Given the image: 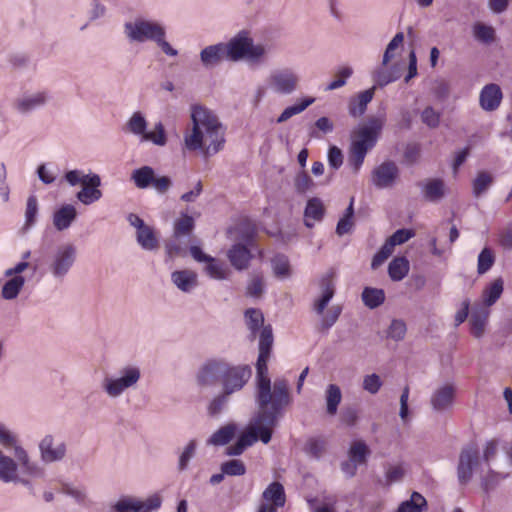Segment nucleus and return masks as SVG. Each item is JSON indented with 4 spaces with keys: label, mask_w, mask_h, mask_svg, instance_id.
Returning <instances> with one entry per match:
<instances>
[{
    "label": "nucleus",
    "mask_w": 512,
    "mask_h": 512,
    "mask_svg": "<svg viewBox=\"0 0 512 512\" xmlns=\"http://www.w3.org/2000/svg\"><path fill=\"white\" fill-rule=\"evenodd\" d=\"M191 120L192 129L184 136L187 150H201L205 157H210L224 148L225 128L211 110L203 106H194Z\"/></svg>",
    "instance_id": "nucleus-1"
},
{
    "label": "nucleus",
    "mask_w": 512,
    "mask_h": 512,
    "mask_svg": "<svg viewBox=\"0 0 512 512\" xmlns=\"http://www.w3.org/2000/svg\"><path fill=\"white\" fill-rule=\"evenodd\" d=\"M276 389V401L273 405V410H258L250 420L245 431L240 434L236 443L227 448V455H241L247 447L252 446L258 440L264 444L270 442L273 428L277 425L280 417L279 408L287 399L284 385L278 383Z\"/></svg>",
    "instance_id": "nucleus-2"
},
{
    "label": "nucleus",
    "mask_w": 512,
    "mask_h": 512,
    "mask_svg": "<svg viewBox=\"0 0 512 512\" xmlns=\"http://www.w3.org/2000/svg\"><path fill=\"white\" fill-rule=\"evenodd\" d=\"M123 31L130 43L151 41L154 42L165 55L170 57L178 55V50L166 40V28L160 21L136 17L133 21L124 23Z\"/></svg>",
    "instance_id": "nucleus-3"
},
{
    "label": "nucleus",
    "mask_w": 512,
    "mask_h": 512,
    "mask_svg": "<svg viewBox=\"0 0 512 512\" xmlns=\"http://www.w3.org/2000/svg\"><path fill=\"white\" fill-rule=\"evenodd\" d=\"M385 121L384 114L371 117L366 125L353 132L348 152V164L354 173H358L368 151L376 145Z\"/></svg>",
    "instance_id": "nucleus-4"
},
{
    "label": "nucleus",
    "mask_w": 512,
    "mask_h": 512,
    "mask_svg": "<svg viewBox=\"0 0 512 512\" xmlns=\"http://www.w3.org/2000/svg\"><path fill=\"white\" fill-rule=\"evenodd\" d=\"M270 355L259 353L256 362V379H257V393L256 402L258 410H273V405L276 401V386L277 384L284 385L285 394L287 396L286 402H283L279 408V416H281L282 409L287 406L290 401L288 383L284 379H277L274 381L273 390L271 389V381L268 376L267 362Z\"/></svg>",
    "instance_id": "nucleus-5"
},
{
    "label": "nucleus",
    "mask_w": 512,
    "mask_h": 512,
    "mask_svg": "<svg viewBox=\"0 0 512 512\" xmlns=\"http://www.w3.org/2000/svg\"><path fill=\"white\" fill-rule=\"evenodd\" d=\"M141 369L138 365L122 366L116 376H107L101 382V388L111 399L119 398L125 391L135 389L141 379Z\"/></svg>",
    "instance_id": "nucleus-6"
},
{
    "label": "nucleus",
    "mask_w": 512,
    "mask_h": 512,
    "mask_svg": "<svg viewBox=\"0 0 512 512\" xmlns=\"http://www.w3.org/2000/svg\"><path fill=\"white\" fill-rule=\"evenodd\" d=\"M78 250L73 243L58 245L49 255L46 263L48 273L56 281H63L77 261Z\"/></svg>",
    "instance_id": "nucleus-7"
},
{
    "label": "nucleus",
    "mask_w": 512,
    "mask_h": 512,
    "mask_svg": "<svg viewBox=\"0 0 512 512\" xmlns=\"http://www.w3.org/2000/svg\"><path fill=\"white\" fill-rule=\"evenodd\" d=\"M148 122L142 112H134L126 122V130L139 137L140 142H150L163 147L167 144L168 137L161 121L154 124L151 131H147Z\"/></svg>",
    "instance_id": "nucleus-8"
},
{
    "label": "nucleus",
    "mask_w": 512,
    "mask_h": 512,
    "mask_svg": "<svg viewBox=\"0 0 512 512\" xmlns=\"http://www.w3.org/2000/svg\"><path fill=\"white\" fill-rule=\"evenodd\" d=\"M299 82L298 73L289 67L276 69L267 78L268 88L281 96H288L297 91Z\"/></svg>",
    "instance_id": "nucleus-9"
},
{
    "label": "nucleus",
    "mask_w": 512,
    "mask_h": 512,
    "mask_svg": "<svg viewBox=\"0 0 512 512\" xmlns=\"http://www.w3.org/2000/svg\"><path fill=\"white\" fill-rule=\"evenodd\" d=\"M128 223L135 228V238L142 250L157 252L160 248V240L154 227L146 224L137 214L130 213L127 216Z\"/></svg>",
    "instance_id": "nucleus-10"
},
{
    "label": "nucleus",
    "mask_w": 512,
    "mask_h": 512,
    "mask_svg": "<svg viewBox=\"0 0 512 512\" xmlns=\"http://www.w3.org/2000/svg\"><path fill=\"white\" fill-rule=\"evenodd\" d=\"M131 180L139 189L153 187L159 194H165L172 186V180L168 176H156L151 166H142L131 174Z\"/></svg>",
    "instance_id": "nucleus-11"
},
{
    "label": "nucleus",
    "mask_w": 512,
    "mask_h": 512,
    "mask_svg": "<svg viewBox=\"0 0 512 512\" xmlns=\"http://www.w3.org/2000/svg\"><path fill=\"white\" fill-rule=\"evenodd\" d=\"M254 230L248 228L240 237L241 242L231 246L227 251V258L236 270H245L249 266L252 254L249 246H252Z\"/></svg>",
    "instance_id": "nucleus-12"
},
{
    "label": "nucleus",
    "mask_w": 512,
    "mask_h": 512,
    "mask_svg": "<svg viewBox=\"0 0 512 512\" xmlns=\"http://www.w3.org/2000/svg\"><path fill=\"white\" fill-rule=\"evenodd\" d=\"M252 371L249 365H231L227 362V369L222 376V386L226 394L240 391L251 377Z\"/></svg>",
    "instance_id": "nucleus-13"
},
{
    "label": "nucleus",
    "mask_w": 512,
    "mask_h": 512,
    "mask_svg": "<svg viewBox=\"0 0 512 512\" xmlns=\"http://www.w3.org/2000/svg\"><path fill=\"white\" fill-rule=\"evenodd\" d=\"M227 369V361L221 358L206 360L198 369L196 382L200 387H212L219 380L222 381L223 373Z\"/></svg>",
    "instance_id": "nucleus-14"
},
{
    "label": "nucleus",
    "mask_w": 512,
    "mask_h": 512,
    "mask_svg": "<svg viewBox=\"0 0 512 512\" xmlns=\"http://www.w3.org/2000/svg\"><path fill=\"white\" fill-rule=\"evenodd\" d=\"M51 96L47 90L27 91L18 96L13 102V108L22 115L38 110L50 101Z\"/></svg>",
    "instance_id": "nucleus-15"
},
{
    "label": "nucleus",
    "mask_w": 512,
    "mask_h": 512,
    "mask_svg": "<svg viewBox=\"0 0 512 512\" xmlns=\"http://www.w3.org/2000/svg\"><path fill=\"white\" fill-rule=\"evenodd\" d=\"M190 254L195 261L206 263L204 272L210 278L215 280H224L228 278V267L216 258L205 254L199 246H191Z\"/></svg>",
    "instance_id": "nucleus-16"
},
{
    "label": "nucleus",
    "mask_w": 512,
    "mask_h": 512,
    "mask_svg": "<svg viewBox=\"0 0 512 512\" xmlns=\"http://www.w3.org/2000/svg\"><path fill=\"white\" fill-rule=\"evenodd\" d=\"M40 458L44 464L62 461L67 452L63 441H56L52 435L44 436L39 443Z\"/></svg>",
    "instance_id": "nucleus-17"
},
{
    "label": "nucleus",
    "mask_w": 512,
    "mask_h": 512,
    "mask_svg": "<svg viewBox=\"0 0 512 512\" xmlns=\"http://www.w3.org/2000/svg\"><path fill=\"white\" fill-rule=\"evenodd\" d=\"M478 450L474 446L463 448L457 467L458 480L461 484H466L470 481L473 468L478 464Z\"/></svg>",
    "instance_id": "nucleus-18"
},
{
    "label": "nucleus",
    "mask_w": 512,
    "mask_h": 512,
    "mask_svg": "<svg viewBox=\"0 0 512 512\" xmlns=\"http://www.w3.org/2000/svg\"><path fill=\"white\" fill-rule=\"evenodd\" d=\"M227 61L237 62L246 58L250 45V37L247 32L241 31L228 42H223Z\"/></svg>",
    "instance_id": "nucleus-19"
},
{
    "label": "nucleus",
    "mask_w": 512,
    "mask_h": 512,
    "mask_svg": "<svg viewBox=\"0 0 512 512\" xmlns=\"http://www.w3.org/2000/svg\"><path fill=\"white\" fill-rule=\"evenodd\" d=\"M399 175V169L393 161H385L372 171V183L379 189L391 187Z\"/></svg>",
    "instance_id": "nucleus-20"
},
{
    "label": "nucleus",
    "mask_w": 512,
    "mask_h": 512,
    "mask_svg": "<svg viewBox=\"0 0 512 512\" xmlns=\"http://www.w3.org/2000/svg\"><path fill=\"white\" fill-rule=\"evenodd\" d=\"M101 178L98 174H87L86 181L82 184V189L77 192L76 198L84 205H90L102 198Z\"/></svg>",
    "instance_id": "nucleus-21"
},
{
    "label": "nucleus",
    "mask_w": 512,
    "mask_h": 512,
    "mask_svg": "<svg viewBox=\"0 0 512 512\" xmlns=\"http://www.w3.org/2000/svg\"><path fill=\"white\" fill-rule=\"evenodd\" d=\"M455 397V387L445 384L434 390L430 397V404L434 411L442 413L450 410Z\"/></svg>",
    "instance_id": "nucleus-22"
},
{
    "label": "nucleus",
    "mask_w": 512,
    "mask_h": 512,
    "mask_svg": "<svg viewBox=\"0 0 512 512\" xmlns=\"http://www.w3.org/2000/svg\"><path fill=\"white\" fill-rule=\"evenodd\" d=\"M224 49L223 42L204 47L199 53L202 67L210 70L219 66L223 61H227Z\"/></svg>",
    "instance_id": "nucleus-23"
},
{
    "label": "nucleus",
    "mask_w": 512,
    "mask_h": 512,
    "mask_svg": "<svg viewBox=\"0 0 512 512\" xmlns=\"http://www.w3.org/2000/svg\"><path fill=\"white\" fill-rule=\"evenodd\" d=\"M319 286L321 295L314 302V311L318 315H322L328 303L335 294L334 272H328L323 275L320 279Z\"/></svg>",
    "instance_id": "nucleus-24"
},
{
    "label": "nucleus",
    "mask_w": 512,
    "mask_h": 512,
    "mask_svg": "<svg viewBox=\"0 0 512 512\" xmlns=\"http://www.w3.org/2000/svg\"><path fill=\"white\" fill-rule=\"evenodd\" d=\"M423 198L429 202H439L445 196L446 186L440 178H428L417 183Z\"/></svg>",
    "instance_id": "nucleus-25"
},
{
    "label": "nucleus",
    "mask_w": 512,
    "mask_h": 512,
    "mask_svg": "<svg viewBox=\"0 0 512 512\" xmlns=\"http://www.w3.org/2000/svg\"><path fill=\"white\" fill-rule=\"evenodd\" d=\"M502 98L503 94L499 85L487 84L480 92L479 104L485 111H495L500 106Z\"/></svg>",
    "instance_id": "nucleus-26"
},
{
    "label": "nucleus",
    "mask_w": 512,
    "mask_h": 512,
    "mask_svg": "<svg viewBox=\"0 0 512 512\" xmlns=\"http://www.w3.org/2000/svg\"><path fill=\"white\" fill-rule=\"evenodd\" d=\"M171 281L184 293H190L198 286L197 273L190 269L176 270L172 272Z\"/></svg>",
    "instance_id": "nucleus-27"
},
{
    "label": "nucleus",
    "mask_w": 512,
    "mask_h": 512,
    "mask_svg": "<svg viewBox=\"0 0 512 512\" xmlns=\"http://www.w3.org/2000/svg\"><path fill=\"white\" fill-rule=\"evenodd\" d=\"M77 217L76 208L71 204H65L53 214V225L57 231L68 229Z\"/></svg>",
    "instance_id": "nucleus-28"
},
{
    "label": "nucleus",
    "mask_w": 512,
    "mask_h": 512,
    "mask_svg": "<svg viewBox=\"0 0 512 512\" xmlns=\"http://www.w3.org/2000/svg\"><path fill=\"white\" fill-rule=\"evenodd\" d=\"M376 87L373 86L370 89L360 92L355 98L349 102V114L353 117L362 116L367 105L372 101Z\"/></svg>",
    "instance_id": "nucleus-29"
},
{
    "label": "nucleus",
    "mask_w": 512,
    "mask_h": 512,
    "mask_svg": "<svg viewBox=\"0 0 512 512\" xmlns=\"http://www.w3.org/2000/svg\"><path fill=\"white\" fill-rule=\"evenodd\" d=\"M325 208L321 199L314 197L308 200L307 205L305 207L304 216H305V225L308 228L314 226L313 221H320L324 216Z\"/></svg>",
    "instance_id": "nucleus-30"
},
{
    "label": "nucleus",
    "mask_w": 512,
    "mask_h": 512,
    "mask_svg": "<svg viewBox=\"0 0 512 512\" xmlns=\"http://www.w3.org/2000/svg\"><path fill=\"white\" fill-rule=\"evenodd\" d=\"M315 102V98L313 97H305L297 101L295 104L286 107L279 117L276 119L277 124L284 123L288 121L295 115H298L305 111L310 105Z\"/></svg>",
    "instance_id": "nucleus-31"
},
{
    "label": "nucleus",
    "mask_w": 512,
    "mask_h": 512,
    "mask_svg": "<svg viewBox=\"0 0 512 512\" xmlns=\"http://www.w3.org/2000/svg\"><path fill=\"white\" fill-rule=\"evenodd\" d=\"M17 464L16 462L3 454L0 450V481L4 483H11L17 481Z\"/></svg>",
    "instance_id": "nucleus-32"
},
{
    "label": "nucleus",
    "mask_w": 512,
    "mask_h": 512,
    "mask_svg": "<svg viewBox=\"0 0 512 512\" xmlns=\"http://www.w3.org/2000/svg\"><path fill=\"white\" fill-rule=\"evenodd\" d=\"M236 430V425L234 423H229L214 432L208 439L207 444L214 446L226 445L233 439Z\"/></svg>",
    "instance_id": "nucleus-33"
},
{
    "label": "nucleus",
    "mask_w": 512,
    "mask_h": 512,
    "mask_svg": "<svg viewBox=\"0 0 512 512\" xmlns=\"http://www.w3.org/2000/svg\"><path fill=\"white\" fill-rule=\"evenodd\" d=\"M262 497L267 502H272L276 507H283L285 504L284 487L279 482H272L263 492Z\"/></svg>",
    "instance_id": "nucleus-34"
},
{
    "label": "nucleus",
    "mask_w": 512,
    "mask_h": 512,
    "mask_svg": "<svg viewBox=\"0 0 512 512\" xmlns=\"http://www.w3.org/2000/svg\"><path fill=\"white\" fill-rule=\"evenodd\" d=\"M409 272V261L405 257H396L388 265V274L393 281H401Z\"/></svg>",
    "instance_id": "nucleus-35"
},
{
    "label": "nucleus",
    "mask_w": 512,
    "mask_h": 512,
    "mask_svg": "<svg viewBox=\"0 0 512 512\" xmlns=\"http://www.w3.org/2000/svg\"><path fill=\"white\" fill-rule=\"evenodd\" d=\"M326 411L334 416L337 413L338 406L342 400V393L336 384H329L325 392Z\"/></svg>",
    "instance_id": "nucleus-36"
},
{
    "label": "nucleus",
    "mask_w": 512,
    "mask_h": 512,
    "mask_svg": "<svg viewBox=\"0 0 512 512\" xmlns=\"http://www.w3.org/2000/svg\"><path fill=\"white\" fill-rule=\"evenodd\" d=\"M362 301L370 309H375L385 301L384 290L372 287H365L362 291Z\"/></svg>",
    "instance_id": "nucleus-37"
},
{
    "label": "nucleus",
    "mask_w": 512,
    "mask_h": 512,
    "mask_svg": "<svg viewBox=\"0 0 512 512\" xmlns=\"http://www.w3.org/2000/svg\"><path fill=\"white\" fill-rule=\"evenodd\" d=\"M25 284V279L23 276H14L9 279L2 287V297L5 300H13L20 293L21 289Z\"/></svg>",
    "instance_id": "nucleus-38"
},
{
    "label": "nucleus",
    "mask_w": 512,
    "mask_h": 512,
    "mask_svg": "<svg viewBox=\"0 0 512 512\" xmlns=\"http://www.w3.org/2000/svg\"><path fill=\"white\" fill-rule=\"evenodd\" d=\"M488 318V311L480 309L473 311L470 317L471 333L474 337L480 338L485 331V325Z\"/></svg>",
    "instance_id": "nucleus-39"
},
{
    "label": "nucleus",
    "mask_w": 512,
    "mask_h": 512,
    "mask_svg": "<svg viewBox=\"0 0 512 512\" xmlns=\"http://www.w3.org/2000/svg\"><path fill=\"white\" fill-rule=\"evenodd\" d=\"M474 38L484 44H490L495 40V29L482 22H476L473 27Z\"/></svg>",
    "instance_id": "nucleus-40"
},
{
    "label": "nucleus",
    "mask_w": 512,
    "mask_h": 512,
    "mask_svg": "<svg viewBox=\"0 0 512 512\" xmlns=\"http://www.w3.org/2000/svg\"><path fill=\"white\" fill-rule=\"evenodd\" d=\"M38 214V200L35 195L28 197L25 209V222L22 227L24 232L30 230L36 223Z\"/></svg>",
    "instance_id": "nucleus-41"
},
{
    "label": "nucleus",
    "mask_w": 512,
    "mask_h": 512,
    "mask_svg": "<svg viewBox=\"0 0 512 512\" xmlns=\"http://www.w3.org/2000/svg\"><path fill=\"white\" fill-rule=\"evenodd\" d=\"M246 324L251 331L252 337L255 338L256 332L263 328L264 316L259 309L249 308L245 311Z\"/></svg>",
    "instance_id": "nucleus-42"
},
{
    "label": "nucleus",
    "mask_w": 512,
    "mask_h": 512,
    "mask_svg": "<svg viewBox=\"0 0 512 512\" xmlns=\"http://www.w3.org/2000/svg\"><path fill=\"white\" fill-rule=\"evenodd\" d=\"M503 292L502 278L495 279L484 291L483 301L486 306H492Z\"/></svg>",
    "instance_id": "nucleus-43"
},
{
    "label": "nucleus",
    "mask_w": 512,
    "mask_h": 512,
    "mask_svg": "<svg viewBox=\"0 0 512 512\" xmlns=\"http://www.w3.org/2000/svg\"><path fill=\"white\" fill-rule=\"evenodd\" d=\"M197 450L196 440H190L179 455L177 469L183 472L188 469L190 461L195 457Z\"/></svg>",
    "instance_id": "nucleus-44"
},
{
    "label": "nucleus",
    "mask_w": 512,
    "mask_h": 512,
    "mask_svg": "<svg viewBox=\"0 0 512 512\" xmlns=\"http://www.w3.org/2000/svg\"><path fill=\"white\" fill-rule=\"evenodd\" d=\"M14 456L20 462L25 471L30 475L39 476L42 474V469L36 463L30 462L26 451L22 447L15 446Z\"/></svg>",
    "instance_id": "nucleus-45"
},
{
    "label": "nucleus",
    "mask_w": 512,
    "mask_h": 512,
    "mask_svg": "<svg viewBox=\"0 0 512 512\" xmlns=\"http://www.w3.org/2000/svg\"><path fill=\"white\" fill-rule=\"evenodd\" d=\"M426 506L425 498L418 492H413L411 498L400 504L397 512H421Z\"/></svg>",
    "instance_id": "nucleus-46"
},
{
    "label": "nucleus",
    "mask_w": 512,
    "mask_h": 512,
    "mask_svg": "<svg viewBox=\"0 0 512 512\" xmlns=\"http://www.w3.org/2000/svg\"><path fill=\"white\" fill-rule=\"evenodd\" d=\"M370 451L368 446L363 441L354 442L349 449V458L352 462L357 465L363 464L366 462L367 456Z\"/></svg>",
    "instance_id": "nucleus-47"
},
{
    "label": "nucleus",
    "mask_w": 512,
    "mask_h": 512,
    "mask_svg": "<svg viewBox=\"0 0 512 512\" xmlns=\"http://www.w3.org/2000/svg\"><path fill=\"white\" fill-rule=\"evenodd\" d=\"M326 449V441L322 438H310L304 447L305 453L314 459H320Z\"/></svg>",
    "instance_id": "nucleus-48"
},
{
    "label": "nucleus",
    "mask_w": 512,
    "mask_h": 512,
    "mask_svg": "<svg viewBox=\"0 0 512 512\" xmlns=\"http://www.w3.org/2000/svg\"><path fill=\"white\" fill-rule=\"evenodd\" d=\"M273 272L278 278H287L290 276V264L285 255L278 254L271 260Z\"/></svg>",
    "instance_id": "nucleus-49"
},
{
    "label": "nucleus",
    "mask_w": 512,
    "mask_h": 512,
    "mask_svg": "<svg viewBox=\"0 0 512 512\" xmlns=\"http://www.w3.org/2000/svg\"><path fill=\"white\" fill-rule=\"evenodd\" d=\"M494 262H495V255H494L493 251L488 247L483 248L482 251L479 253L478 260H477L478 274L483 275L486 272H488L491 269V267L494 265Z\"/></svg>",
    "instance_id": "nucleus-50"
},
{
    "label": "nucleus",
    "mask_w": 512,
    "mask_h": 512,
    "mask_svg": "<svg viewBox=\"0 0 512 512\" xmlns=\"http://www.w3.org/2000/svg\"><path fill=\"white\" fill-rule=\"evenodd\" d=\"M406 332V323L402 319H393L386 331V337L399 342L405 338Z\"/></svg>",
    "instance_id": "nucleus-51"
},
{
    "label": "nucleus",
    "mask_w": 512,
    "mask_h": 512,
    "mask_svg": "<svg viewBox=\"0 0 512 512\" xmlns=\"http://www.w3.org/2000/svg\"><path fill=\"white\" fill-rule=\"evenodd\" d=\"M265 291V282L261 275H253L246 287V295L251 298H261Z\"/></svg>",
    "instance_id": "nucleus-52"
},
{
    "label": "nucleus",
    "mask_w": 512,
    "mask_h": 512,
    "mask_svg": "<svg viewBox=\"0 0 512 512\" xmlns=\"http://www.w3.org/2000/svg\"><path fill=\"white\" fill-rule=\"evenodd\" d=\"M493 178L488 172H480L473 181V194L479 197L483 194L492 184Z\"/></svg>",
    "instance_id": "nucleus-53"
},
{
    "label": "nucleus",
    "mask_w": 512,
    "mask_h": 512,
    "mask_svg": "<svg viewBox=\"0 0 512 512\" xmlns=\"http://www.w3.org/2000/svg\"><path fill=\"white\" fill-rule=\"evenodd\" d=\"M273 333L270 325L264 326L261 329L260 337H259V353L271 354L272 345H273Z\"/></svg>",
    "instance_id": "nucleus-54"
},
{
    "label": "nucleus",
    "mask_w": 512,
    "mask_h": 512,
    "mask_svg": "<svg viewBox=\"0 0 512 512\" xmlns=\"http://www.w3.org/2000/svg\"><path fill=\"white\" fill-rule=\"evenodd\" d=\"M194 225L195 223L192 216L182 214L181 217L175 221L174 235L176 237L180 235H187L193 230Z\"/></svg>",
    "instance_id": "nucleus-55"
},
{
    "label": "nucleus",
    "mask_w": 512,
    "mask_h": 512,
    "mask_svg": "<svg viewBox=\"0 0 512 512\" xmlns=\"http://www.w3.org/2000/svg\"><path fill=\"white\" fill-rule=\"evenodd\" d=\"M221 471L228 476H242L246 472V467L241 460H229L221 464Z\"/></svg>",
    "instance_id": "nucleus-56"
},
{
    "label": "nucleus",
    "mask_w": 512,
    "mask_h": 512,
    "mask_svg": "<svg viewBox=\"0 0 512 512\" xmlns=\"http://www.w3.org/2000/svg\"><path fill=\"white\" fill-rule=\"evenodd\" d=\"M393 251L394 247L386 240L380 250L373 256L371 268L374 270L379 268L392 255Z\"/></svg>",
    "instance_id": "nucleus-57"
},
{
    "label": "nucleus",
    "mask_w": 512,
    "mask_h": 512,
    "mask_svg": "<svg viewBox=\"0 0 512 512\" xmlns=\"http://www.w3.org/2000/svg\"><path fill=\"white\" fill-rule=\"evenodd\" d=\"M230 395L231 394H226V391L223 390V392L221 394L214 397L208 406L209 414L212 416H215V415H218L219 413H221L222 410L228 404Z\"/></svg>",
    "instance_id": "nucleus-58"
},
{
    "label": "nucleus",
    "mask_w": 512,
    "mask_h": 512,
    "mask_svg": "<svg viewBox=\"0 0 512 512\" xmlns=\"http://www.w3.org/2000/svg\"><path fill=\"white\" fill-rule=\"evenodd\" d=\"M141 508L139 500L129 497L120 499L114 505V509L117 512H141Z\"/></svg>",
    "instance_id": "nucleus-59"
},
{
    "label": "nucleus",
    "mask_w": 512,
    "mask_h": 512,
    "mask_svg": "<svg viewBox=\"0 0 512 512\" xmlns=\"http://www.w3.org/2000/svg\"><path fill=\"white\" fill-rule=\"evenodd\" d=\"M398 78L392 71L382 67L374 73L375 87H384Z\"/></svg>",
    "instance_id": "nucleus-60"
},
{
    "label": "nucleus",
    "mask_w": 512,
    "mask_h": 512,
    "mask_svg": "<svg viewBox=\"0 0 512 512\" xmlns=\"http://www.w3.org/2000/svg\"><path fill=\"white\" fill-rule=\"evenodd\" d=\"M405 471L401 465H388L385 471L386 485H391L402 480Z\"/></svg>",
    "instance_id": "nucleus-61"
},
{
    "label": "nucleus",
    "mask_w": 512,
    "mask_h": 512,
    "mask_svg": "<svg viewBox=\"0 0 512 512\" xmlns=\"http://www.w3.org/2000/svg\"><path fill=\"white\" fill-rule=\"evenodd\" d=\"M415 233L411 229H398L395 231L387 241L395 248L396 245H401L414 237Z\"/></svg>",
    "instance_id": "nucleus-62"
},
{
    "label": "nucleus",
    "mask_w": 512,
    "mask_h": 512,
    "mask_svg": "<svg viewBox=\"0 0 512 512\" xmlns=\"http://www.w3.org/2000/svg\"><path fill=\"white\" fill-rule=\"evenodd\" d=\"M295 189L299 193H305L314 186L313 180L306 172H299L295 177Z\"/></svg>",
    "instance_id": "nucleus-63"
},
{
    "label": "nucleus",
    "mask_w": 512,
    "mask_h": 512,
    "mask_svg": "<svg viewBox=\"0 0 512 512\" xmlns=\"http://www.w3.org/2000/svg\"><path fill=\"white\" fill-rule=\"evenodd\" d=\"M421 120L428 127L436 128L440 123V114L431 106H428L423 110L421 114Z\"/></svg>",
    "instance_id": "nucleus-64"
}]
</instances>
